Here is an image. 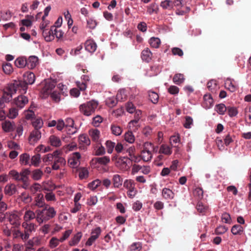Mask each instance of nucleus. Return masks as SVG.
<instances>
[{
    "label": "nucleus",
    "instance_id": "obj_1",
    "mask_svg": "<svg viewBox=\"0 0 251 251\" xmlns=\"http://www.w3.org/2000/svg\"><path fill=\"white\" fill-rule=\"evenodd\" d=\"M99 105L97 101L91 100L80 105V112L86 116H89L95 113Z\"/></svg>",
    "mask_w": 251,
    "mask_h": 251
},
{
    "label": "nucleus",
    "instance_id": "obj_2",
    "mask_svg": "<svg viewBox=\"0 0 251 251\" xmlns=\"http://www.w3.org/2000/svg\"><path fill=\"white\" fill-rule=\"evenodd\" d=\"M4 89L6 90V92L13 95L17 91H19L22 94L25 93L27 87L25 86V83L22 82V80H15L13 83L8 84Z\"/></svg>",
    "mask_w": 251,
    "mask_h": 251
},
{
    "label": "nucleus",
    "instance_id": "obj_3",
    "mask_svg": "<svg viewBox=\"0 0 251 251\" xmlns=\"http://www.w3.org/2000/svg\"><path fill=\"white\" fill-rule=\"evenodd\" d=\"M21 214L18 211L6 212L4 214V218L7 219L10 223L15 226H19L21 224Z\"/></svg>",
    "mask_w": 251,
    "mask_h": 251
},
{
    "label": "nucleus",
    "instance_id": "obj_4",
    "mask_svg": "<svg viewBox=\"0 0 251 251\" xmlns=\"http://www.w3.org/2000/svg\"><path fill=\"white\" fill-rule=\"evenodd\" d=\"M56 83L57 81L54 80L48 79L45 81L41 91L43 98H47L52 93V90L55 88Z\"/></svg>",
    "mask_w": 251,
    "mask_h": 251
},
{
    "label": "nucleus",
    "instance_id": "obj_5",
    "mask_svg": "<svg viewBox=\"0 0 251 251\" xmlns=\"http://www.w3.org/2000/svg\"><path fill=\"white\" fill-rule=\"evenodd\" d=\"M62 23V18L61 16H60L55 22L54 25L51 27V30L54 31L56 38L60 41L63 40V31L60 28Z\"/></svg>",
    "mask_w": 251,
    "mask_h": 251
},
{
    "label": "nucleus",
    "instance_id": "obj_6",
    "mask_svg": "<svg viewBox=\"0 0 251 251\" xmlns=\"http://www.w3.org/2000/svg\"><path fill=\"white\" fill-rule=\"evenodd\" d=\"M151 148H153V144L146 142L144 144V149L142 151L141 157L144 161L148 162L152 158V153Z\"/></svg>",
    "mask_w": 251,
    "mask_h": 251
},
{
    "label": "nucleus",
    "instance_id": "obj_7",
    "mask_svg": "<svg viewBox=\"0 0 251 251\" xmlns=\"http://www.w3.org/2000/svg\"><path fill=\"white\" fill-rule=\"evenodd\" d=\"M64 131L69 135H73L77 131V128L74 126V121L70 118H67L64 122Z\"/></svg>",
    "mask_w": 251,
    "mask_h": 251
},
{
    "label": "nucleus",
    "instance_id": "obj_8",
    "mask_svg": "<svg viewBox=\"0 0 251 251\" xmlns=\"http://www.w3.org/2000/svg\"><path fill=\"white\" fill-rule=\"evenodd\" d=\"M124 186L128 190L127 194L130 198H133L136 194L135 183L131 179H126L124 182Z\"/></svg>",
    "mask_w": 251,
    "mask_h": 251
},
{
    "label": "nucleus",
    "instance_id": "obj_9",
    "mask_svg": "<svg viewBox=\"0 0 251 251\" xmlns=\"http://www.w3.org/2000/svg\"><path fill=\"white\" fill-rule=\"evenodd\" d=\"M22 226L24 229V233L25 237H26L27 240L29 238V236L32 232L36 230V226L35 224L33 223L23 222Z\"/></svg>",
    "mask_w": 251,
    "mask_h": 251
},
{
    "label": "nucleus",
    "instance_id": "obj_10",
    "mask_svg": "<svg viewBox=\"0 0 251 251\" xmlns=\"http://www.w3.org/2000/svg\"><path fill=\"white\" fill-rule=\"evenodd\" d=\"M64 142L67 143L64 145V151L66 152L72 151L76 149V144L73 141L70 136L64 137Z\"/></svg>",
    "mask_w": 251,
    "mask_h": 251
},
{
    "label": "nucleus",
    "instance_id": "obj_11",
    "mask_svg": "<svg viewBox=\"0 0 251 251\" xmlns=\"http://www.w3.org/2000/svg\"><path fill=\"white\" fill-rule=\"evenodd\" d=\"M80 154L79 152L73 153L68 159V164L72 168L77 167L79 164Z\"/></svg>",
    "mask_w": 251,
    "mask_h": 251
},
{
    "label": "nucleus",
    "instance_id": "obj_12",
    "mask_svg": "<svg viewBox=\"0 0 251 251\" xmlns=\"http://www.w3.org/2000/svg\"><path fill=\"white\" fill-rule=\"evenodd\" d=\"M41 137V133L39 130H33L30 134L28 141L30 145H34Z\"/></svg>",
    "mask_w": 251,
    "mask_h": 251
},
{
    "label": "nucleus",
    "instance_id": "obj_13",
    "mask_svg": "<svg viewBox=\"0 0 251 251\" xmlns=\"http://www.w3.org/2000/svg\"><path fill=\"white\" fill-rule=\"evenodd\" d=\"M55 159L54 163L52 166L53 169L57 170L59 169L60 165H62L63 158L62 157V153L61 151H54Z\"/></svg>",
    "mask_w": 251,
    "mask_h": 251
},
{
    "label": "nucleus",
    "instance_id": "obj_14",
    "mask_svg": "<svg viewBox=\"0 0 251 251\" xmlns=\"http://www.w3.org/2000/svg\"><path fill=\"white\" fill-rule=\"evenodd\" d=\"M62 87L63 84L59 83L56 89L50 94L52 100L55 102H59L61 100Z\"/></svg>",
    "mask_w": 251,
    "mask_h": 251
},
{
    "label": "nucleus",
    "instance_id": "obj_15",
    "mask_svg": "<svg viewBox=\"0 0 251 251\" xmlns=\"http://www.w3.org/2000/svg\"><path fill=\"white\" fill-rule=\"evenodd\" d=\"M14 103L20 108H23L28 102V98L23 95H21L14 99Z\"/></svg>",
    "mask_w": 251,
    "mask_h": 251
},
{
    "label": "nucleus",
    "instance_id": "obj_16",
    "mask_svg": "<svg viewBox=\"0 0 251 251\" xmlns=\"http://www.w3.org/2000/svg\"><path fill=\"white\" fill-rule=\"evenodd\" d=\"M226 88L231 92H234L238 89V85L236 81L230 78H227L225 82Z\"/></svg>",
    "mask_w": 251,
    "mask_h": 251
},
{
    "label": "nucleus",
    "instance_id": "obj_17",
    "mask_svg": "<svg viewBox=\"0 0 251 251\" xmlns=\"http://www.w3.org/2000/svg\"><path fill=\"white\" fill-rule=\"evenodd\" d=\"M35 80V75L31 72L27 73L24 75V81L22 82L25 83V86L27 87L28 84H32Z\"/></svg>",
    "mask_w": 251,
    "mask_h": 251
},
{
    "label": "nucleus",
    "instance_id": "obj_18",
    "mask_svg": "<svg viewBox=\"0 0 251 251\" xmlns=\"http://www.w3.org/2000/svg\"><path fill=\"white\" fill-rule=\"evenodd\" d=\"M80 148L84 149L86 146H89L91 143L90 140L86 134L80 135L79 137Z\"/></svg>",
    "mask_w": 251,
    "mask_h": 251
},
{
    "label": "nucleus",
    "instance_id": "obj_19",
    "mask_svg": "<svg viewBox=\"0 0 251 251\" xmlns=\"http://www.w3.org/2000/svg\"><path fill=\"white\" fill-rule=\"evenodd\" d=\"M162 196L166 200H173L175 198V194L170 189L164 188L162 191Z\"/></svg>",
    "mask_w": 251,
    "mask_h": 251
},
{
    "label": "nucleus",
    "instance_id": "obj_20",
    "mask_svg": "<svg viewBox=\"0 0 251 251\" xmlns=\"http://www.w3.org/2000/svg\"><path fill=\"white\" fill-rule=\"evenodd\" d=\"M2 129L6 132H10L14 130L15 123L9 121H5L1 124Z\"/></svg>",
    "mask_w": 251,
    "mask_h": 251
},
{
    "label": "nucleus",
    "instance_id": "obj_21",
    "mask_svg": "<svg viewBox=\"0 0 251 251\" xmlns=\"http://www.w3.org/2000/svg\"><path fill=\"white\" fill-rule=\"evenodd\" d=\"M97 44L92 40H88L85 43V49L90 53H93L97 49Z\"/></svg>",
    "mask_w": 251,
    "mask_h": 251
},
{
    "label": "nucleus",
    "instance_id": "obj_22",
    "mask_svg": "<svg viewBox=\"0 0 251 251\" xmlns=\"http://www.w3.org/2000/svg\"><path fill=\"white\" fill-rule=\"evenodd\" d=\"M36 219V213L30 209H26L24 217V222L30 223L31 220Z\"/></svg>",
    "mask_w": 251,
    "mask_h": 251
},
{
    "label": "nucleus",
    "instance_id": "obj_23",
    "mask_svg": "<svg viewBox=\"0 0 251 251\" xmlns=\"http://www.w3.org/2000/svg\"><path fill=\"white\" fill-rule=\"evenodd\" d=\"M17 191L16 186L14 184H7L4 188V193L8 196H12Z\"/></svg>",
    "mask_w": 251,
    "mask_h": 251
},
{
    "label": "nucleus",
    "instance_id": "obj_24",
    "mask_svg": "<svg viewBox=\"0 0 251 251\" xmlns=\"http://www.w3.org/2000/svg\"><path fill=\"white\" fill-rule=\"evenodd\" d=\"M27 67L29 69H34L38 62V58L35 56H30L26 59Z\"/></svg>",
    "mask_w": 251,
    "mask_h": 251
},
{
    "label": "nucleus",
    "instance_id": "obj_25",
    "mask_svg": "<svg viewBox=\"0 0 251 251\" xmlns=\"http://www.w3.org/2000/svg\"><path fill=\"white\" fill-rule=\"evenodd\" d=\"M112 180L114 188H119L122 186L123 179L120 175L118 174L113 175Z\"/></svg>",
    "mask_w": 251,
    "mask_h": 251
},
{
    "label": "nucleus",
    "instance_id": "obj_26",
    "mask_svg": "<svg viewBox=\"0 0 251 251\" xmlns=\"http://www.w3.org/2000/svg\"><path fill=\"white\" fill-rule=\"evenodd\" d=\"M42 34L45 38V39L47 42H50L54 39L55 35L54 34V31L51 30V27L50 30L47 29L42 31Z\"/></svg>",
    "mask_w": 251,
    "mask_h": 251
},
{
    "label": "nucleus",
    "instance_id": "obj_27",
    "mask_svg": "<svg viewBox=\"0 0 251 251\" xmlns=\"http://www.w3.org/2000/svg\"><path fill=\"white\" fill-rule=\"evenodd\" d=\"M12 98V95L10 94V93L6 92V90L4 89L3 92L2 98L1 100L0 99V108H2L4 102L10 101L11 100Z\"/></svg>",
    "mask_w": 251,
    "mask_h": 251
},
{
    "label": "nucleus",
    "instance_id": "obj_28",
    "mask_svg": "<svg viewBox=\"0 0 251 251\" xmlns=\"http://www.w3.org/2000/svg\"><path fill=\"white\" fill-rule=\"evenodd\" d=\"M43 212H44V211L43 210H38L36 211V220L39 224L48 220L46 215L43 214Z\"/></svg>",
    "mask_w": 251,
    "mask_h": 251
},
{
    "label": "nucleus",
    "instance_id": "obj_29",
    "mask_svg": "<svg viewBox=\"0 0 251 251\" xmlns=\"http://www.w3.org/2000/svg\"><path fill=\"white\" fill-rule=\"evenodd\" d=\"M152 53L149 48L145 49L141 53V58L143 60L149 62L151 59Z\"/></svg>",
    "mask_w": 251,
    "mask_h": 251
},
{
    "label": "nucleus",
    "instance_id": "obj_30",
    "mask_svg": "<svg viewBox=\"0 0 251 251\" xmlns=\"http://www.w3.org/2000/svg\"><path fill=\"white\" fill-rule=\"evenodd\" d=\"M15 65L19 68H23L27 67L26 58L24 56L18 57L15 60Z\"/></svg>",
    "mask_w": 251,
    "mask_h": 251
},
{
    "label": "nucleus",
    "instance_id": "obj_31",
    "mask_svg": "<svg viewBox=\"0 0 251 251\" xmlns=\"http://www.w3.org/2000/svg\"><path fill=\"white\" fill-rule=\"evenodd\" d=\"M43 210L44 211L43 214L46 215L48 220L53 218L55 215V211L53 207H48V206H46Z\"/></svg>",
    "mask_w": 251,
    "mask_h": 251
},
{
    "label": "nucleus",
    "instance_id": "obj_32",
    "mask_svg": "<svg viewBox=\"0 0 251 251\" xmlns=\"http://www.w3.org/2000/svg\"><path fill=\"white\" fill-rule=\"evenodd\" d=\"M89 134L94 142L99 141L100 136V131L96 128L91 129L89 131Z\"/></svg>",
    "mask_w": 251,
    "mask_h": 251
},
{
    "label": "nucleus",
    "instance_id": "obj_33",
    "mask_svg": "<svg viewBox=\"0 0 251 251\" xmlns=\"http://www.w3.org/2000/svg\"><path fill=\"white\" fill-rule=\"evenodd\" d=\"M49 143L51 146L57 147L61 145V141L60 139L54 135H51L49 137Z\"/></svg>",
    "mask_w": 251,
    "mask_h": 251
},
{
    "label": "nucleus",
    "instance_id": "obj_34",
    "mask_svg": "<svg viewBox=\"0 0 251 251\" xmlns=\"http://www.w3.org/2000/svg\"><path fill=\"white\" fill-rule=\"evenodd\" d=\"M41 163V155L40 154H36L31 158L30 166H33L35 167L39 166Z\"/></svg>",
    "mask_w": 251,
    "mask_h": 251
},
{
    "label": "nucleus",
    "instance_id": "obj_35",
    "mask_svg": "<svg viewBox=\"0 0 251 251\" xmlns=\"http://www.w3.org/2000/svg\"><path fill=\"white\" fill-rule=\"evenodd\" d=\"M30 155L27 153L21 154L19 156V162L21 165H27L29 164Z\"/></svg>",
    "mask_w": 251,
    "mask_h": 251
},
{
    "label": "nucleus",
    "instance_id": "obj_36",
    "mask_svg": "<svg viewBox=\"0 0 251 251\" xmlns=\"http://www.w3.org/2000/svg\"><path fill=\"white\" fill-rule=\"evenodd\" d=\"M203 100V104L206 108H209L213 105V100L210 95H205Z\"/></svg>",
    "mask_w": 251,
    "mask_h": 251
},
{
    "label": "nucleus",
    "instance_id": "obj_37",
    "mask_svg": "<svg viewBox=\"0 0 251 251\" xmlns=\"http://www.w3.org/2000/svg\"><path fill=\"white\" fill-rule=\"evenodd\" d=\"M42 187L45 190L50 191H52L55 188V186L51 181L48 180L44 181L42 184Z\"/></svg>",
    "mask_w": 251,
    "mask_h": 251
},
{
    "label": "nucleus",
    "instance_id": "obj_38",
    "mask_svg": "<svg viewBox=\"0 0 251 251\" xmlns=\"http://www.w3.org/2000/svg\"><path fill=\"white\" fill-rule=\"evenodd\" d=\"M185 78L183 74H176L175 75L173 78V81L174 83L176 85H180L184 81Z\"/></svg>",
    "mask_w": 251,
    "mask_h": 251
},
{
    "label": "nucleus",
    "instance_id": "obj_39",
    "mask_svg": "<svg viewBox=\"0 0 251 251\" xmlns=\"http://www.w3.org/2000/svg\"><path fill=\"white\" fill-rule=\"evenodd\" d=\"M78 172L79 177L80 179H83L87 178L89 176V172L86 168H79L77 169Z\"/></svg>",
    "mask_w": 251,
    "mask_h": 251
},
{
    "label": "nucleus",
    "instance_id": "obj_40",
    "mask_svg": "<svg viewBox=\"0 0 251 251\" xmlns=\"http://www.w3.org/2000/svg\"><path fill=\"white\" fill-rule=\"evenodd\" d=\"M172 153V151L171 149L168 145L163 144L160 146L159 153L169 155L171 154Z\"/></svg>",
    "mask_w": 251,
    "mask_h": 251
},
{
    "label": "nucleus",
    "instance_id": "obj_41",
    "mask_svg": "<svg viewBox=\"0 0 251 251\" xmlns=\"http://www.w3.org/2000/svg\"><path fill=\"white\" fill-rule=\"evenodd\" d=\"M196 208L198 211L202 215H204L208 211V207L204 205L201 202L199 201L197 204Z\"/></svg>",
    "mask_w": 251,
    "mask_h": 251
},
{
    "label": "nucleus",
    "instance_id": "obj_42",
    "mask_svg": "<svg viewBox=\"0 0 251 251\" xmlns=\"http://www.w3.org/2000/svg\"><path fill=\"white\" fill-rule=\"evenodd\" d=\"M117 162L121 165L123 169H126L127 167H129L127 164L130 163V160L129 157H120Z\"/></svg>",
    "mask_w": 251,
    "mask_h": 251
},
{
    "label": "nucleus",
    "instance_id": "obj_43",
    "mask_svg": "<svg viewBox=\"0 0 251 251\" xmlns=\"http://www.w3.org/2000/svg\"><path fill=\"white\" fill-rule=\"evenodd\" d=\"M231 231L234 235H241L243 232V227L240 225H235L232 227Z\"/></svg>",
    "mask_w": 251,
    "mask_h": 251
},
{
    "label": "nucleus",
    "instance_id": "obj_44",
    "mask_svg": "<svg viewBox=\"0 0 251 251\" xmlns=\"http://www.w3.org/2000/svg\"><path fill=\"white\" fill-rule=\"evenodd\" d=\"M43 173L41 169H35L32 172V178L35 180H38L41 178Z\"/></svg>",
    "mask_w": 251,
    "mask_h": 251
},
{
    "label": "nucleus",
    "instance_id": "obj_45",
    "mask_svg": "<svg viewBox=\"0 0 251 251\" xmlns=\"http://www.w3.org/2000/svg\"><path fill=\"white\" fill-rule=\"evenodd\" d=\"M35 205L39 207H42L45 205L44 196L42 194H39L35 198Z\"/></svg>",
    "mask_w": 251,
    "mask_h": 251
},
{
    "label": "nucleus",
    "instance_id": "obj_46",
    "mask_svg": "<svg viewBox=\"0 0 251 251\" xmlns=\"http://www.w3.org/2000/svg\"><path fill=\"white\" fill-rule=\"evenodd\" d=\"M33 126L34 127V130L40 129L43 125V122L41 118H38L34 119L32 122Z\"/></svg>",
    "mask_w": 251,
    "mask_h": 251
},
{
    "label": "nucleus",
    "instance_id": "obj_47",
    "mask_svg": "<svg viewBox=\"0 0 251 251\" xmlns=\"http://www.w3.org/2000/svg\"><path fill=\"white\" fill-rule=\"evenodd\" d=\"M30 171L28 169H25L22 170V171L20 173L21 181L25 182L28 180V176L30 174Z\"/></svg>",
    "mask_w": 251,
    "mask_h": 251
},
{
    "label": "nucleus",
    "instance_id": "obj_48",
    "mask_svg": "<svg viewBox=\"0 0 251 251\" xmlns=\"http://www.w3.org/2000/svg\"><path fill=\"white\" fill-rule=\"evenodd\" d=\"M82 234L81 232H77L75 235H74L71 241H70V245L71 246H75L79 242L80 239L82 237Z\"/></svg>",
    "mask_w": 251,
    "mask_h": 251
},
{
    "label": "nucleus",
    "instance_id": "obj_49",
    "mask_svg": "<svg viewBox=\"0 0 251 251\" xmlns=\"http://www.w3.org/2000/svg\"><path fill=\"white\" fill-rule=\"evenodd\" d=\"M96 161L101 165H106L110 162V158L108 156H104L101 157L96 158Z\"/></svg>",
    "mask_w": 251,
    "mask_h": 251
},
{
    "label": "nucleus",
    "instance_id": "obj_50",
    "mask_svg": "<svg viewBox=\"0 0 251 251\" xmlns=\"http://www.w3.org/2000/svg\"><path fill=\"white\" fill-rule=\"evenodd\" d=\"M161 7L164 9H171L173 8V1L171 0H165L161 2Z\"/></svg>",
    "mask_w": 251,
    "mask_h": 251
},
{
    "label": "nucleus",
    "instance_id": "obj_51",
    "mask_svg": "<svg viewBox=\"0 0 251 251\" xmlns=\"http://www.w3.org/2000/svg\"><path fill=\"white\" fill-rule=\"evenodd\" d=\"M207 87L209 91L214 92L218 87L216 80H211L207 82Z\"/></svg>",
    "mask_w": 251,
    "mask_h": 251
},
{
    "label": "nucleus",
    "instance_id": "obj_52",
    "mask_svg": "<svg viewBox=\"0 0 251 251\" xmlns=\"http://www.w3.org/2000/svg\"><path fill=\"white\" fill-rule=\"evenodd\" d=\"M149 43L152 47L158 48L160 44V40L158 38L151 37L150 39Z\"/></svg>",
    "mask_w": 251,
    "mask_h": 251
},
{
    "label": "nucleus",
    "instance_id": "obj_53",
    "mask_svg": "<svg viewBox=\"0 0 251 251\" xmlns=\"http://www.w3.org/2000/svg\"><path fill=\"white\" fill-rule=\"evenodd\" d=\"M149 99L153 103H157L158 101L159 96L156 93L154 92H149Z\"/></svg>",
    "mask_w": 251,
    "mask_h": 251
},
{
    "label": "nucleus",
    "instance_id": "obj_54",
    "mask_svg": "<svg viewBox=\"0 0 251 251\" xmlns=\"http://www.w3.org/2000/svg\"><path fill=\"white\" fill-rule=\"evenodd\" d=\"M125 139L129 143H133L135 141V137L133 133L130 131L126 132L125 134Z\"/></svg>",
    "mask_w": 251,
    "mask_h": 251
},
{
    "label": "nucleus",
    "instance_id": "obj_55",
    "mask_svg": "<svg viewBox=\"0 0 251 251\" xmlns=\"http://www.w3.org/2000/svg\"><path fill=\"white\" fill-rule=\"evenodd\" d=\"M158 9V5L155 3H153L147 7V12L150 15L153 13H157Z\"/></svg>",
    "mask_w": 251,
    "mask_h": 251
},
{
    "label": "nucleus",
    "instance_id": "obj_56",
    "mask_svg": "<svg viewBox=\"0 0 251 251\" xmlns=\"http://www.w3.org/2000/svg\"><path fill=\"white\" fill-rule=\"evenodd\" d=\"M111 130L112 134L116 136H119L121 134L122 129L121 127L118 126L113 125L111 126Z\"/></svg>",
    "mask_w": 251,
    "mask_h": 251
},
{
    "label": "nucleus",
    "instance_id": "obj_57",
    "mask_svg": "<svg viewBox=\"0 0 251 251\" xmlns=\"http://www.w3.org/2000/svg\"><path fill=\"white\" fill-rule=\"evenodd\" d=\"M227 113L228 115L230 117H233L236 116L238 113V111L237 109V108L235 107H232V106H228L227 107Z\"/></svg>",
    "mask_w": 251,
    "mask_h": 251
},
{
    "label": "nucleus",
    "instance_id": "obj_58",
    "mask_svg": "<svg viewBox=\"0 0 251 251\" xmlns=\"http://www.w3.org/2000/svg\"><path fill=\"white\" fill-rule=\"evenodd\" d=\"M203 191L202 188L197 187L193 191L194 195L197 198L198 200L201 199L203 198Z\"/></svg>",
    "mask_w": 251,
    "mask_h": 251
},
{
    "label": "nucleus",
    "instance_id": "obj_59",
    "mask_svg": "<svg viewBox=\"0 0 251 251\" xmlns=\"http://www.w3.org/2000/svg\"><path fill=\"white\" fill-rule=\"evenodd\" d=\"M13 236L14 238H18L20 237L23 241L26 240V237H25V234L24 232H22L20 230H15L13 233Z\"/></svg>",
    "mask_w": 251,
    "mask_h": 251
},
{
    "label": "nucleus",
    "instance_id": "obj_60",
    "mask_svg": "<svg viewBox=\"0 0 251 251\" xmlns=\"http://www.w3.org/2000/svg\"><path fill=\"white\" fill-rule=\"evenodd\" d=\"M118 101V100L117 99V98L111 97L108 98L106 100V104L109 107H113L117 104Z\"/></svg>",
    "mask_w": 251,
    "mask_h": 251
},
{
    "label": "nucleus",
    "instance_id": "obj_61",
    "mask_svg": "<svg viewBox=\"0 0 251 251\" xmlns=\"http://www.w3.org/2000/svg\"><path fill=\"white\" fill-rule=\"evenodd\" d=\"M216 109L218 113L221 115H224L225 112L226 111L227 107L224 104L221 103L217 104L216 106Z\"/></svg>",
    "mask_w": 251,
    "mask_h": 251
},
{
    "label": "nucleus",
    "instance_id": "obj_62",
    "mask_svg": "<svg viewBox=\"0 0 251 251\" xmlns=\"http://www.w3.org/2000/svg\"><path fill=\"white\" fill-rule=\"evenodd\" d=\"M18 115V111L15 108H11L9 110V112L7 114V117L10 119H14Z\"/></svg>",
    "mask_w": 251,
    "mask_h": 251
},
{
    "label": "nucleus",
    "instance_id": "obj_63",
    "mask_svg": "<svg viewBox=\"0 0 251 251\" xmlns=\"http://www.w3.org/2000/svg\"><path fill=\"white\" fill-rule=\"evenodd\" d=\"M9 175L14 180L17 181H21L20 173H18L17 171L15 170H11L9 172Z\"/></svg>",
    "mask_w": 251,
    "mask_h": 251
},
{
    "label": "nucleus",
    "instance_id": "obj_64",
    "mask_svg": "<svg viewBox=\"0 0 251 251\" xmlns=\"http://www.w3.org/2000/svg\"><path fill=\"white\" fill-rule=\"evenodd\" d=\"M21 199L22 201L25 203H28L32 201L31 197L29 194L26 193H23L21 195Z\"/></svg>",
    "mask_w": 251,
    "mask_h": 251
}]
</instances>
